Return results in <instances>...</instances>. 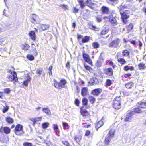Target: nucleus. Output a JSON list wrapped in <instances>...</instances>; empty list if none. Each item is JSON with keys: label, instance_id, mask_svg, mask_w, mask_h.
<instances>
[{"label": "nucleus", "instance_id": "nucleus-1", "mask_svg": "<svg viewBox=\"0 0 146 146\" xmlns=\"http://www.w3.org/2000/svg\"><path fill=\"white\" fill-rule=\"evenodd\" d=\"M67 83V81L64 79H62L60 80V82L56 81L54 82V86L56 88L61 89L62 88H65V85Z\"/></svg>", "mask_w": 146, "mask_h": 146}, {"label": "nucleus", "instance_id": "nucleus-2", "mask_svg": "<svg viewBox=\"0 0 146 146\" xmlns=\"http://www.w3.org/2000/svg\"><path fill=\"white\" fill-rule=\"evenodd\" d=\"M11 75H8L7 76L8 80L9 81H13L16 82L18 81L17 74L15 71L11 72Z\"/></svg>", "mask_w": 146, "mask_h": 146}, {"label": "nucleus", "instance_id": "nucleus-3", "mask_svg": "<svg viewBox=\"0 0 146 146\" xmlns=\"http://www.w3.org/2000/svg\"><path fill=\"white\" fill-rule=\"evenodd\" d=\"M15 132L16 135H18L23 134L24 132L23 131V126L20 124H17L15 127Z\"/></svg>", "mask_w": 146, "mask_h": 146}, {"label": "nucleus", "instance_id": "nucleus-4", "mask_svg": "<svg viewBox=\"0 0 146 146\" xmlns=\"http://www.w3.org/2000/svg\"><path fill=\"white\" fill-rule=\"evenodd\" d=\"M120 14L121 16V18L123 22L124 23H126L127 21V19L129 17L130 12L129 11H125L123 13L120 12Z\"/></svg>", "mask_w": 146, "mask_h": 146}, {"label": "nucleus", "instance_id": "nucleus-5", "mask_svg": "<svg viewBox=\"0 0 146 146\" xmlns=\"http://www.w3.org/2000/svg\"><path fill=\"white\" fill-rule=\"evenodd\" d=\"M121 42V41L120 39L118 38L116 39L110 44V47L117 48L120 45Z\"/></svg>", "mask_w": 146, "mask_h": 146}, {"label": "nucleus", "instance_id": "nucleus-6", "mask_svg": "<svg viewBox=\"0 0 146 146\" xmlns=\"http://www.w3.org/2000/svg\"><path fill=\"white\" fill-rule=\"evenodd\" d=\"M31 17L32 18L31 22L34 24H37L40 22L39 17L36 15H32Z\"/></svg>", "mask_w": 146, "mask_h": 146}, {"label": "nucleus", "instance_id": "nucleus-7", "mask_svg": "<svg viewBox=\"0 0 146 146\" xmlns=\"http://www.w3.org/2000/svg\"><path fill=\"white\" fill-rule=\"evenodd\" d=\"M42 119V117H39L35 118H31L29 119L33 122L32 125L33 126L36 123H38L39 121H41Z\"/></svg>", "mask_w": 146, "mask_h": 146}, {"label": "nucleus", "instance_id": "nucleus-8", "mask_svg": "<svg viewBox=\"0 0 146 146\" xmlns=\"http://www.w3.org/2000/svg\"><path fill=\"white\" fill-rule=\"evenodd\" d=\"M83 57L85 61L88 63L90 64H92V62L89 58V56L87 54L85 53H83Z\"/></svg>", "mask_w": 146, "mask_h": 146}, {"label": "nucleus", "instance_id": "nucleus-9", "mask_svg": "<svg viewBox=\"0 0 146 146\" xmlns=\"http://www.w3.org/2000/svg\"><path fill=\"white\" fill-rule=\"evenodd\" d=\"M103 58L100 55L99 56V58L96 63V66L98 67H99L101 66L102 63L103 61Z\"/></svg>", "mask_w": 146, "mask_h": 146}, {"label": "nucleus", "instance_id": "nucleus-10", "mask_svg": "<svg viewBox=\"0 0 146 146\" xmlns=\"http://www.w3.org/2000/svg\"><path fill=\"white\" fill-rule=\"evenodd\" d=\"M104 72L105 74L109 76L112 75L113 74V69L110 68L105 69L104 70Z\"/></svg>", "mask_w": 146, "mask_h": 146}, {"label": "nucleus", "instance_id": "nucleus-11", "mask_svg": "<svg viewBox=\"0 0 146 146\" xmlns=\"http://www.w3.org/2000/svg\"><path fill=\"white\" fill-rule=\"evenodd\" d=\"M88 90L87 88L83 87L81 90V94L82 96H85L88 94Z\"/></svg>", "mask_w": 146, "mask_h": 146}, {"label": "nucleus", "instance_id": "nucleus-12", "mask_svg": "<svg viewBox=\"0 0 146 146\" xmlns=\"http://www.w3.org/2000/svg\"><path fill=\"white\" fill-rule=\"evenodd\" d=\"M89 83L92 85H96L99 83V81L96 78H93L90 79Z\"/></svg>", "mask_w": 146, "mask_h": 146}, {"label": "nucleus", "instance_id": "nucleus-13", "mask_svg": "<svg viewBox=\"0 0 146 146\" xmlns=\"http://www.w3.org/2000/svg\"><path fill=\"white\" fill-rule=\"evenodd\" d=\"M49 27L48 25H39L38 28L40 30H45L47 29Z\"/></svg>", "mask_w": 146, "mask_h": 146}, {"label": "nucleus", "instance_id": "nucleus-14", "mask_svg": "<svg viewBox=\"0 0 146 146\" xmlns=\"http://www.w3.org/2000/svg\"><path fill=\"white\" fill-rule=\"evenodd\" d=\"M102 92V90L100 89H96L92 90V93L94 95H98Z\"/></svg>", "mask_w": 146, "mask_h": 146}, {"label": "nucleus", "instance_id": "nucleus-15", "mask_svg": "<svg viewBox=\"0 0 146 146\" xmlns=\"http://www.w3.org/2000/svg\"><path fill=\"white\" fill-rule=\"evenodd\" d=\"M53 128L56 135H58L60 131L58 125L56 124H53Z\"/></svg>", "mask_w": 146, "mask_h": 146}, {"label": "nucleus", "instance_id": "nucleus-16", "mask_svg": "<svg viewBox=\"0 0 146 146\" xmlns=\"http://www.w3.org/2000/svg\"><path fill=\"white\" fill-rule=\"evenodd\" d=\"M29 35L31 38L33 40H35L36 39V35L34 31H32L29 33Z\"/></svg>", "mask_w": 146, "mask_h": 146}, {"label": "nucleus", "instance_id": "nucleus-17", "mask_svg": "<svg viewBox=\"0 0 146 146\" xmlns=\"http://www.w3.org/2000/svg\"><path fill=\"white\" fill-rule=\"evenodd\" d=\"M93 0H87L86 3L88 6L92 9V5H94V3H93Z\"/></svg>", "mask_w": 146, "mask_h": 146}, {"label": "nucleus", "instance_id": "nucleus-18", "mask_svg": "<svg viewBox=\"0 0 146 146\" xmlns=\"http://www.w3.org/2000/svg\"><path fill=\"white\" fill-rule=\"evenodd\" d=\"M62 124L63 128L64 130H66L69 129L70 126L67 123L65 122H62Z\"/></svg>", "mask_w": 146, "mask_h": 146}, {"label": "nucleus", "instance_id": "nucleus-19", "mask_svg": "<svg viewBox=\"0 0 146 146\" xmlns=\"http://www.w3.org/2000/svg\"><path fill=\"white\" fill-rule=\"evenodd\" d=\"M109 19V21L114 25H115L117 24V21L115 18L113 17H111Z\"/></svg>", "mask_w": 146, "mask_h": 146}, {"label": "nucleus", "instance_id": "nucleus-20", "mask_svg": "<svg viewBox=\"0 0 146 146\" xmlns=\"http://www.w3.org/2000/svg\"><path fill=\"white\" fill-rule=\"evenodd\" d=\"M103 124V122L101 121H99L96 125V130H98V129L102 126Z\"/></svg>", "mask_w": 146, "mask_h": 146}, {"label": "nucleus", "instance_id": "nucleus-21", "mask_svg": "<svg viewBox=\"0 0 146 146\" xmlns=\"http://www.w3.org/2000/svg\"><path fill=\"white\" fill-rule=\"evenodd\" d=\"M30 46L27 44H22L21 45V47L22 49L25 51L28 50Z\"/></svg>", "mask_w": 146, "mask_h": 146}, {"label": "nucleus", "instance_id": "nucleus-22", "mask_svg": "<svg viewBox=\"0 0 146 146\" xmlns=\"http://www.w3.org/2000/svg\"><path fill=\"white\" fill-rule=\"evenodd\" d=\"M31 47L32 48V51L34 54L37 55L38 54V52L36 48V46L34 43L32 44Z\"/></svg>", "mask_w": 146, "mask_h": 146}, {"label": "nucleus", "instance_id": "nucleus-23", "mask_svg": "<svg viewBox=\"0 0 146 146\" xmlns=\"http://www.w3.org/2000/svg\"><path fill=\"white\" fill-rule=\"evenodd\" d=\"M31 78L29 76H28L27 78V80H25L23 83V84L25 86H27L29 82H30L31 80Z\"/></svg>", "mask_w": 146, "mask_h": 146}, {"label": "nucleus", "instance_id": "nucleus-24", "mask_svg": "<svg viewBox=\"0 0 146 146\" xmlns=\"http://www.w3.org/2000/svg\"><path fill=\"white\" fill-rule=\"evenodd\" d=\"M134 85V84L132 82H128L125 84L126 87L128 89H130Z\"/></svg>", "mask_w": 146, "mask_h": 146}, {"label": "nucleus", "instance_id": "nucleus-25", "mask_svg": "<svg viewBox=\"0 0 146 146\" xmlns=\"http://www.w3.org/2000/svg\"><path fill=\"white\" fill-rule=\"evenodd\" d=\"M102 11L103 13H107L109 11V9L107 7L103 6L102 8Z\"/></svg>", "mask_w": 146, "mask_h": 146}, {"label": "nucleus", "instance_id": "nucleus-26", "mask_svg": "<svg viewBox=\"0 0 146 146\" xmlns=\"http://www.w3.org/2000/svg\"><path fill=\"white\" fill-rule=\"evenodd\" d=\"M112 84V82L110 79H107L106 80L105 86L106 87L110 86Z\"/></svg>", "mask_w": 146, "mask_h": 146}, {"label": "nucleus", "instance_id": "nucleus-27", "mask_svg": "<svg viewBox=\"0 0 146 146\" xmlns=\"http://www.w3.org/2000/svg\"><path fill=\"white\" fill-rule=\"evenodd\" d=\"M121 100V98H120V96L116 97L115 98V100L114 101L113 103H117L118 104H120Z\"/></svg>", "mask_w": 146, "mask_h": 146}, {"label": "nucleus", "instance_id": "nucleus-28", "mask_svg": "<svg viewBox=\"0 0 146 146\" xmlns=\"http://www.w3.org/2000/svg\"><path fill=\"white\" fill-rule=\"evenodd\" d=\"M113 107L116 109H119L121 108V104H118L117 103H113Z\"/></svg>", "mask_w": 146, "mask_h": 146}, {"label": "nucleus", "instance_id": "nucleus-29", "mask_svg": "<svg viewBox=\"0 0 146 146\" xmlns=\"http://www.w3.org/2000/svg\"><path fill=\"white\" fill-rule=\"evenodd\" d=\"M115 130L114 129H111L109 133V136H110L111 138H112L114 135Z\"/></svg>", "mask_w": 146, "mask_h": 146}, {"label": "nucleus", "instance_id": "nucleus-30", "mask_svg": "<svg viewBox=\"0 0 146 146\" xmlns=\"http://www.w3.org/2000/svg\"><path fill=\"white\" fill-rule=\"evenodd\" d=\"M6 121L9 124H11L13 122V119L9 117H7L6 118Z\"/></svg>", "mask_w": 146, "mask_h": 146}, {"label": "nucleus", "instance_id": "nucleus-31", "mask_svg": "<svg viewBox=\"0 0 146 146\" xmlns=\"http://www.w3.org/2000/svg\"><path fill=\"white\" fill-rule=\"evenodd\" d=\"M43 111L48 115H50L51 114L50 111L48 108H43Z\"/></svg>", "mask_w": 146, "mask_h": 146}, {"label": "nucleus", "instance_id": "nucleus-32", "mask_svg": "<svg viewBox=\"0 0 146 146\" xmlns=\"http://www.w3.org/2000/svg\"><path fill=\"white\" fill-rule=\"evenodd\" d=\"M59 6L63 9L64 10H68L69 8L68 6L64 4H61L59 5Z\"/></svg>", "mask_w": 146, "mask_h": 146}, {"label": "nucleus", "instance_id": "nucleus-33", "mask_svg": "<svg viewBox=\"0 0 146 146\" xmlns=\"http://www.w3.org/2000/svg\"><path fill=\"white\" fill-rule=\"evenodd\" d=\"M81 114L83 116H86L88 115V113L87 111L85 110L81 109Z\"/></svg>", "mask_w": 146, "mask_h": 146}, {"label": "nucleus", "instance_id": "nucleus-34", "mask_svg": "<svg viewBox=\"0 0 146 146\" xmlns=\"http://www.w3.org/2000/svg\"><path fill=\"white\" fill-rule=\"evenodd\" d=\"M81 138V136L80 135H77L75 137V140L77 143H78L80 141Z\"/></svg>", "mask_w": 146, "mask_h": 146}, {"label": "nucleus", "instance_id": "nucleus-35", "mask_svg": "<svg viewBox=\"0 0 146 146\" xmlns=\"http://www.w3.org/2000/svg\"><path fill=\"white\" fill-rule=\"evenodd\" d=\"M109 31V30L108 28H106L102 30L101 34L102 35H104Z\"/></svg>", "mask_w": 146, "mask_h": 146}, {"label": "nucleus", "instance_id": "nucleus-36", "mask_svg": "<svg viewBox=\"0 0 146 146\" xmlns=\"http://www.w3.org/2000/svg\"><path fill=\"white\" fill-rule=\"evenodd\" d=\"M139 108H146V102H142L140 103L139 105Z\"/></svg>", "mask_w": 146, "mask_h": 146}, {"label": "nucleus", "instance_id": "nucleus-37", "mask_svg": "<svg viewBox=\"0 0 146 146\" xmlns=\"http://www.w3.org/2000/svg\"><path fill=\"white\" fill-rule=\"evenodd\" d=\"M49 123L48 122H45L42 124V127L43 129H46L49 126Z\"/></svg>", "mask_w": 146, "mask_h": 146}, {"label": "nucleus", "instance_id": "nucleus-38", "mask_svg": "<svg viewBox=\"0 0 146 146\" xmlns=\"http://www.w3.org/2000/svg\"><path fill=\"white\" fill-rule=\"evenodd\" d=\"M111 137L110 136H108L106 137L105 138V144L107 145H108L109 143L110 142L111 140Z\"/></svg>", "mask_w": 146, "mask_h": 146}, {"label": "nucleus", "instance_id": "nucleus-39", "mask_svg": "<svg viewBox=\"0 0 146 146\" xmlns=\"http://www.w3.org/2000/svg\"><path fill=\"white\" fill-rule=\"evenodd\" d=\"M10 129L8 127H4V132L6 134H8L10 133Z\"/></svg>", "mask_w": 146, "mask_h": 146}, {"label": "nucleus", "instance_id": "nucleus-40", "mask_svg": "<svg viewBox=\"0 0 146 146\" xmlns=\"http://www.w3.org/2000/svg\"><path fill=\"white\" fill-rule=\"evenodd\" d=\"M89 39V37L88 36H86L82 39V43H84L88 42Z\"/></svg>", "mask_w": 146, "mask_h": 146}, {"label": "nucleus", "instance_id": "nucleus-41", "mask_svg": "<svg viewBox=\"0 0 146 146\" xmlns=\"http://www.w3.org/2000/svg\"><path fill=\"white\" fill-rule=\"evenodd\" d=\"M118 62L122 64H124L126 62V61L123 58H119L118 59Z\"/></svg>", "mask_w": 146, "mask_h": 146}, {"label": "nucleus", "instance_id": "nucleus-42", "mask_svg": "<svg viewBox=\"0 0 146 146\" xmlns=\"http://www.w3.org/2000/svg\"><path fill=\"white\" fill-rule=\"evenodd\" d=\"M145 64L142 63H141L138 65L139 68L140 69H143L145 68Z\"/></svg>", "mask_w": 146, "mask_h": 146}, {"label": "nucleus", "instance_id": "nucleus-43", "mask_svg": "<svg viewBox=\"0 0 146 146\" xmlns=\"http://www.w3.org/2000/svg\"><path fill=\"white\" fill-rule=\"evenodd\" d=\"M82 102L83 105H87L88 103V99L85 98H83L82 100Z\"/></svg>", "mask_w": 146, "mask_h": 146}, {"label": "nucleus", "instance_id": "nucleus-44", "mask_svg": "<svg viewBox=\"0 0 146 146\" xmlns=\"http://www.w3.org/2000/svg\"><path fill=\"white\" fill-rule=\"evenodd\" d=\"M133 25L132 24H130L127 27V32H129L133 29Z\"/></svg>", "mask_w": 146, "mask_h": 146}, {"label": "nucleus", "instance_id": "nucleus-45", "mask_svg": "<svg viewBox=\"0 0 146 146\" xmlns=\"http://www.w3.org/2000/svg\"><path fill=\"white\" fill-rule=\"evenodd\" d=\"M131 120V116L127 114L126 117L125 119V121H129Z\"/></svg>", "mask_w": 146, "mask_h": 146}, {"label": "nucleus", "instance_id": "nucleus-46", "mask_svg": "<svg viewBox=\"0 0 146 146\" xmlns=\"http://www.w3.org/2000/svg\"><path fill=\"white\" fill-rule=\"evenodd\" d=\"M89 99L90 102L92 104L94 103L95 100V98L92 96H90Z\"/></svg>", "mask_w": 146, "mask_h": 146}, {"label": "nucleus", "instance_id": "nucleus-47", "mask_svg": "<svg viewBox=\"0 0 146 146\" xmlns=\"http://www.w3.org/2000/svg\"><path fill=\"white\" fill-rule=\"evenodd\" d=\"M27 57V58L30 60H33L34 59V57L32 55H28Z\"/></svg>", "mask_w": 146, "mask_h": 146}, {"label": "nucleus", "instance_id": "nucleus-48", "mask_svg": "<svg viewBox=\"0 0 146 146\" xmlns=\"http://www.w3.org/2000/svg\"><path fill=\"white\" fill-rule=\"evenodd\" d=\"M102 16L101 15H98L96 17V19L98 22H100L102 21Z\"/></svg>", "mask_w": 146, "mask_h": 146}, {"label": "nucleus", "instance_id": "nucleus-49", "mask_svg": "<svg viewBox=\"0 0 146 146\" xmlns=\"http://www.w3.org/2000/svg\"><path fill=\"white\" fill-rule=\"evenodd\" d=\"M90 28L92 30L95 31H98L99 30V28L96 27V26L93 25H91Z\"/></svg>", "mask_w": 146, "mask_h": 146}, {"label": "nucleus", "instance_id": "nucleus-50", "mask_svg": "<svg viewBox=\"0 0 146 146\" xmlns=\"http://www.w3.org/2000/svg\"><path fill=\"white\" fill-rule=\"evenodd\" d=\"M123 55L125 56H127L129 54V51L127 50H124L123 52Z\"/></svg>", "mask_w": 146, "mask_h": 146}, {"label": "nucleus", "instance_id": "nucleus-51", "mask_svg": "<svg viewBox=\"0 0 146 146\" xmlns=\"http://www.w3.org/2000/svg\"><path fill=\"white\" fill-rule=\"evenodd\" d=\"M134 110L135 113H141L142 112V111L139 108H135L134 109Z\"/></svg>", "mask_w": 146, "mask_h": 146}, {"label": "nucleus", "instance_id": "nucleus-52", "mask_svg": "<svg viewBox=\"0 0 146 146\" xmlns=\"http://www.w3.org/2000/svg\"><path fill=\"white\" fill-rule=\"evenodd\" d=\"M92 46L94 48H96L99 47V44L97 42H94L93 43Z\"/></svg>", "mask_w": 146, "mask_h": 146}, {"label": "nucleus", "instance_id": "nucleus-53", "mask_svg": "<svg viewBox=\"0 0 146 146\" xmlns=\"http://www.w3.org/2000/svg\"><path fill=\"white\" fill-rule=\"evenodd\" d=\"M9 107L8 106H6V107H4L3 109L2 110V111L3 113H5L7 112L9 110Z\"/></svg>", "mask_w": 146, "mask_h": 146}, {"label": "nucleus", "instance_id": "nucleus-54", "mask_svg": "<svg viewBox=\"0 0 146 146\" xmlns=\"http://www.w3.org/2000/svg\"><path fill=\"white\" fill-rule=\"evenodd\" d=\"M78 1L81 7L82 8H83L84 7V5L83 3V1L82 0H78Z\"/></svg>", "mask_w": 146, "mask_h": 146}, {"label": "nucleus", "instance_id": "nucleus-55", "mask_svg": "<svg viewBox=\"0 0 146 146\" xmlns=\"http://www.w3.org/2000/svg\"><path fill=\"white\" fill-rule=\"evenodd\" d=\"M84 66L86 70H89V71H90V70L91 69V68L90 66H89L88 65H87L85 63L84 64Z\"/></svg>", "mask_w": 146, "mask_h": 146}, {"label": "nucleus", "instance_id": "nucleus-56", "mask_svg": "<svg viewBox=\"0 0 146 146\" xmlns=\"http://www.w3.org/2000/svg\"><path fill=\"white\" fill-rule=\"evenodd\" d=\"M135 112L134 111H129L128 112L127 114H128L129 115L131 116H132V115H134L135 113Z\"/></svg>", "mask_w": 146, "mask_h": 146}, {"label": "nucleus", "instance_id": "nucleus-57", "mask_svg": "<svg viewBox=\"0 0 146 146\" xmlns=\"http://www.w3.org/2000/svg\"><path fill=\"white\" fill-rule=\"evenodd\" d=\"M62 142L64 144L67 146H69L70 145V144L67 141H62Z\"/></svg>", "mask_w": 146, "mask_h": 146}, {"label": "nucleus", "instance_id": "nucleus-58", "mask_svg": "<svg viewBox=\"0 0 146 146\" xmlns=\"http://www.w3.org/2000/svg\"><path fill=\"white\" fill-rule=\"evenodd\" d=\"M75 104L77 106H79V104L80 103V101L78 99H76L75 101Z\"/></svg>", "mask_w": 146, "mask_h": 146}, {"label": "nucleus", "instance_id": "nucleus-59", "mask_svg": "<svg viewBox=\"0 0 146 146\" xmlns=\"http://www.w3.org/2000/svg\"><path fill=\"white\" fill-rule=\"evenodd\" d=\"M118 9L119 10V11L120 12L121 11H123L124 10V7H123L122 5H121L119 7H118Z\"/></svg>", "mask_w": 146, "mask_h": 146}, {"label": "nucleus", "instance_id": "nucleus-60", "mask_svg": "<svg viewBox=\"0 0 146 146\" xmlns=\"http://www.w3.org/2000/svg\"><path fill=\"white\" fill-rule=\"evenodd\" d=\"M24 146H32L31 144L28 142H25L23 144Z\"/></svg>", "mask_w": 146, "mask_h": 146}, {"label": "nucleus", "instance_id": "nucleus-61", "mask_svg": "<svg viewBox=\"0 0 146 146\" xmlns=\"http://www.w3.org/2000/svg\"><path fill=\"white\" fill-rule=\"evenodd\" d=\"M129 68V66L127 65L124 67V69L125 71H127L130 70Z\"/></svg>", "mask_w": 146, "mask_h": 146}, {"label": "nucleus", "instance_id": "nucleus-62", "mask_svg": "<svg viewBox=\"0 0 146 146\" xmlns=\"http://www.w3.org/2000/svg\"><path fill=\"white\" fill-rule=\"evenodd\" d=\"M4 91L5 93L8 94L10 93L11 91V90L9 88H6L5 89Z\"/></svg>", "mask_w": 146, "mask_h": 146}, {"label": "nucleus", "instance_id": "nucleus-63", "mask_svg": "<svg viewBox=\"0 0 146 146\" xmlns=\"http://www.w3.org/2000/svg\"><path fill=\"white\" fill-rule=\"evenodd\" d=\"M90 133V131L89 130H87V131L86 132V133H85V136H88V135H89Z\"/></svg>", "mask_w": 146, "mask_h": 146}, {"label": "nucleus", "instance_id": "nucleus-64", "mask_svg": "<svg viewBox=\"0 0 146 146\" xmlns=\"http://www.w3.org/2000/svg\"><path fill=\"white\" fill-rule=\"evenodd\" d=\"M4 131V127H2L0 128V132L1 133H3Z\"/></svg>", "mask_w": 146, "mask_h": 146}]
</instances>
